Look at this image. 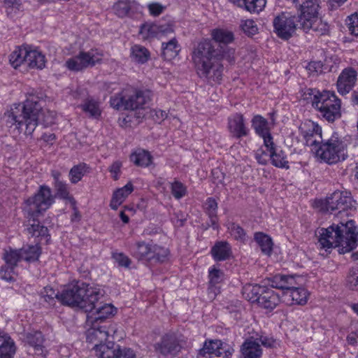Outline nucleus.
<instances>
[{"label": "nucleus", "instance_id": "1", "mask_svg": "<svg viewBox=\"0 0 358 358\" xmlns=\"http://www.w3.org/2000/svg\"><path fill=\"white\" fill-rule=\"evenodd\" d=\"M26 100L22 105L15 103L11 106L3 117L7 127L15 126L21 129L25 126L24 133L31 135L36 129L39 121L49 124L52 122V115L48 111V116L45 117L42 106V100L34 90H30L26 93Z\"/></svg>", "mask_w": 358, "mask_h": 358}, {"label": "nucleus", "instance_id": "2", "mask_svg": "<svg viewBox=\"0 0 358 358\" xmlns=\"http://www.w3.org/2000/svg\"><path fill=\"white\" fill-rule=\"evenodd\" d=\"M318 243L321 248L328 249L341 247V253L350 252L358 245V232L352 220L345 222H334L327 229L318 231Z\"/></svg>", "mask_w": 358, "mask_h": 358}, {"label": "nucleus", "instance_id": "3", "mask_svg": "<svg viewBox=\"0 0 358 358\" xmlns=\"http://www.w3.org/2000/svg\"><path fill=\"white\" fill-rule=\"evenodd\" d=\"M54 201L55 198L52 194V191L46 185H41L34 196L26 201L24 210L27 213L29 220L32 218V223L27 227V231L31 236L43 237L48 236V228L40 225L36 217L49 208ZM29 222H31V220H29Z\"/></svg>", "mask_w": 358, "mask_h": 358}, {"label": "nucleus", "instance_id": "4", "mask_svg": "<svg viewBox=\"0 0 358 358\" xmlns=\"http://www.w3.org/2000/svg\"><path fill=\"white\" fill-rule=\"evenodd\" d=\"M103 296L99 289L89 287V285L77 282L69 285L60 294V301L71 307H77L85 311H90Z\"/></svg>", "mask_w": 358, "mask_h": 358}, {"label": "nucleus", "instance_id": "5", "mask_svg": "<svg viewBox=\"0 0 358 358\" xmlns=\"http://www.w3.org/2000/svg\"><path fill=\"white\" fill-rule=\"evenodd\" d=\"M235 50L228 47L217 48L208 39H203L194 45L191 54L195 70L215 59H225L229 62L234 61Z\"/></svg>", "mask_w": 358, "mask_h": 358}, {"label": "nucleus", "instance_id": "6", "mask_svg": "<svg viewBox=\"0 0 358 358\" xmlns=\"http://www.w3.org/2000/svg\"><path fill=\"white\" fill-rule=\"evenodd\" d=\"M309 95H313L312 106L320 115L329 122H333L341 117V101L334 92L308 89Z\"/></svg>", "mask_w": 358, "mask_h": 358}, {"label": "nucleus", "instance_id": "7", "mask_svg": "<svg viewBox=\"0 0 358 358\" xmlns=\"http://www.w3.org/2000/svg\"><path fill=\"white\" fill-rule=\"evenodd\" d=\"M151 95L150 90L129 87L111 96L110 103L117 110H134L143 108L150 101Z\"/></svg>", "mask_w": 358, "mask_h": 358}, {"label": "nucleus", "instance_id": "8", "mask_svg": "<svg viewBox=\"0 0 358 358\" xmlns=\"http://www.w3.org/2000/svg\"><path fill=\"white\" fill-rule=\"evenodd\" d=\"M345 145L337 135H333L326 141H322L317 147H315L313 153L324 162L331 164L341 159L344 160Z\"/></svg>", "mask_w": 358, "mask_h": 358}, {"label": "nucleus", "instance_id": "9", "mask_svg": "<svg viewBox=\"0 0 358 358\" xmlns=\"http://www.w3.org/2000/svg\"><path fill=\"white\" fill-rule=\"evenodd\" d=\"M321 210L325 212L332 213L338 210V214L342 216L345 215L349 216L350 213L356 208L355 201L348 195L347 192L343 193L340 191H336L328 196L324 201H320Z\"/></svg>", "mask_w": 358, "mask_h": 358}, {"label": "nucleus", "instance_id": "10", "mask_svg": "<svg viewBox=\"0 0 358 358\" xmlns=\"http://www.w3.org/2000/svg\"><path fill=\"white\" fill-rule=\"evenodd\" d=\"M169 253L165 248L143 241L136 243L133 249L134 257L140 260L163 262L167 259Z\"/></svg>", "mask_w": 358, "mask_h": 358}, {"label": "nucleus", "instance_id": "11", "mask_svg": "<svg viewBox=\"0 0 358 358\" xmlns=\"http://www.w3.org/2000/svg\"><path fill=\"white\" fill-rule=\"evenodd\" d=\"M298 22L300 23L298 16L291 13L282 12L273 19L274 31L281 39L288 40L295 33Z\"/></svg>", "mask_w": 358, "mask_h": 358}, {"label": "nucleus", "instance_id": "12", "mask_svg": "<svg viewBox=\"0 0 358 358\" xmlns=\"http://www.w3.org/2000/svg\"><path fill=\"white\" fill-rule=\"evenodd\" d=\"M182 348L181 340L174 333L164 334L154 345L155 352L158 357L163 358L176 357Z\"/></svg>", "mask_w": 358, "mask_h": 358}, {"label": "nucleus", "instance_id": "13", "mask_svg": "<svg viewBox=\"0 0 358 358\" xmlns=\"http://www.w3.org/2000/svg\"><path fill=\"white\" fill-rule=\"evenodd\" d=\"M222 59H215L196 69L199 77L210 85L220 83L224 71V66L221 62Z\"/></svg>", "mask_w": 358, "mask_h": 358}, {"label": "nucleus", "instance_id": "14", "mask_svg": "<svg viewBox=\"0 0 358 358\" xmlns=\"http://www.w3.org/2000/svg\"><path fill=\"white\" fill-rule=\"evenodd\" d=\"M93 350L98 358H136V354L130 348L115 347L114 342L108 344H95Z\"/></svg>", "mask_w": 358, "mask_h": 358}, {"label": "nucleus", "instance_id": "15", "mask_svg": "<svg viewBox=\"0 0 358 358\" xmlns=\"http://www.w3.org/2000/svg\"><path fill=\"white\" fill-rule=\"evenodd\" d=\"M102 55L95 50L80 52L79 55L66 61V66L71 71H78L92 66L101 60Z\"/></svg>", "mask_w": 358, "mask_h": 358}, {"label": "nucleus", "instance_id": "16", "mask_svg": "<svg viewBox=\"0 0 358 358\" xmlns=\"http://www.w3.org/2000/svg\"><path fill=\"white\" fill-rule=\"evenodd\" d=\"M234 352V349L230 345L220 340L206 341L202 348L198 352V355L206 357L215 355L223 358H231Z\"/></svg>", "mask_w": 358, "mask_h": 358}, {"label": "nucleus", "instance_id": "17", "mask_svg": "<svg viewBox=\"0 0 358 358\" xmlns=\"http://www.w3.org/2000/svg\"><path fill=\"white\" fill-rule=\"evenodd\" d=\"M300 130L305 139L306 145L310 147L313 152L315 147H317L323 141L322 128L314 122L308 121L300 127Z\"/></svg>", "mask_w": 358, "mask_h": 358}, {"label": "nucleus", "instance_id": "18", "mask_svg": "<svg viewBox=\"0 0 358 358\" xmlns=\"http://www.w3.org/2000/svg\"><path fill=\"white\" fill-rule=\"evenodd\" d=\"M173 32V28L171 24H157L155 23L143 24L139 30V34L143 39L153 37H162Z\"/></svg>", "mask_w": 358, "mask_h": 358}, {"label": "nucleus", "instance_id": "19", "mask_svg": "<svg viewBox=\"0 0 358 358\" xmlns=\"http://www.w3.org/2000/svg\"><path fill=\"white\" fill-rule=\"evenodd\" d=\"M87 313V320L92 323L102 321L116 313V308L109 303H103L99 302L94 303V306L90 311H85Z\"/></svg>", "mask_w": 358, "mask_h": 358}, {"label": "nucleus", "instance_id": "20", "mask_svg": "<svg viewBox=\"0 0 358 358\" xmlns=\"http://www.w3.org/2000/svg\"><path fill=\"white\" fill-rule=\"evenodd\" d=\"M357 76V71L352 68L345 69L337 80L338 92L342 95L349 93L356 83Z\"/></svg>", "mask_w": 358, "mask_h": 358}, {"label": "nucleus", "instance_id": "21", "mask_svg": "<svg viewBox=\"0 0 358 358\" xmlns=\"http://www.w3.org/2000/svg\"><path fill=\"white\" fill-rule=\"evenodd\" d=\"M320 8V0H301L299 4L298 12L300 24L302 21L311 20L317 17Z\"/></svg>", "mask_w": 358, "mask_h": 358}, {"label": "nucleus", "instance_id": "22", "mask_svg": "<svg viewBox=\"0 0 358 358\" xmlns=\"http://www.w3.org/2000/svg\"><path fill=\"white\" fill-rule=\"evenodd\" d=\"M268 280L271 287L286 291L289 288L294 287L295 285H300L302 278L297 275L278 274Z\"/></svg>", "mask_w": 358, "mask_h": 358}, {"label": "nucleus", "instance_id": "23", "mask_svg": "<svg viewBox=\"0 0 358 358\" xmlns=\"http://www.w3.org/2000/svg\"><path fill=\"white\" fill-rule=\"evenodd\" d=\"M228 128L232 136L236 138L247 136L249 134L244 117L241 113H236L228 118Z\"/></svg>", "mask_w": 358, "mask_h": 358}, {"label": "nucleus", "instance_id": "24", "mask_svg": "<svg viewBox=\"0 0 358 358\" xmlns=\"http://www.w3.org/2000/svg\"><path fill=\"white\" fill-rule=\"evenodd\" d=\"M295 285L283 293V300L288 304L304 305L308 300V292L303 287Z\"/></svg>", "mask_w": 358, "mask_h": 358}, {"label": "nucleus", "instance_id": "25", "mask_svg": "<svg viewBox=\"0 0 358 358\" xmlns=\"http://www.w3.org/2000/svg\"><path fill=\"white\" fill-rule=\"evenodd\" d=\"M16 349L13 339L8 334L0 331V358H13Z\"/></svg>", "mask_w": 358, "mask_h": 358}, {"label": "nucleus", "instance_id": "26", "mask_svg": "<svg viewBox=\"0 0 358 358\" xmlns=\"http://www.w3.org/2000/svg\"><path fill=\"white\" fill-rule=\"evenodd\" d=\"M241 351L243 358H259L262 354L260 344L252 338L245 340Z\"/></svg>", "mask_w": 358, "mask_h": 358}, {"label": "nucleus", "instance_id": "27", "mask_svg": "<svg viewBox=\"0 0 358 358\" xmlns=\"http://www.w3.org/2000/svg\"><path fill=\"white\" fill-rule=\"evenodd\" d=\"M138 6L135 0H118L113 6V9L118 17H124L137 11Z\"/></svg>", "mask_w": 358, "mask_h": 358}, {"label": "nucleus", "instance_id": "28", "mask_svg": "<svg viewBox=\"0 0 358 358\" xmlns=\"http://www.w3.org/2000/svg\"><path fill=\"white\" fill-rule=\"evenodd\" d=\"M279 302L278 295L272 289L265 287L264 292H262L257 303L265 309L273 310Z\"/></svg>", "mask_w": 358, "mask_h": 358}, {"label": "nucleus", "instance_id": "29", "mask_svg": "<svg viewBox=\"0 0 358 358\" xmlns=\"http://www.w3.org/2000/svg\"><path fill=\"white\" fill-rule=\"evenodd\" d=\"M134 187L131 182H128L124 187L115 190L110 200V206L113 210L117 208L124 201L127 197L133 192Z\"/></svg>", "mask_w": 358, "mask_h": 358}, {"label": "nucleus", "instance_id": "30", "mask_svg": "<svg viewBox=\"0 0 358 358\" xmlns=\"http://www.w3.org/2000/svg\"><path fill=\"white\" fill-rule=\"evenodd\" d=\"M300 25L304 31H308L312 29L320 35H324L329 31L328 24L319 18L318 15L313 20L302 21Z\"/></svg>", "mask_w": 358, "mask_h": 358}, {"label": "nucleus", "instance_id": "31", "mask_svg": "<svg viewBox=\"0 0 358 358\" xmlns=\"http://www.w3.org/2000/svg\"><path fill=\"white\" fill-rule=\"evenodd\" d=\"M210 252L213 259L220 262L229 259L231 255V250L227 242L220 241L215 244Z\"/></svg>", "mask_w": 358, "mask_h": 358}, {"label": "nucleus", "instance_id": "32", "mask_svg": "<svg viewBox=\"0 0 358 358\" xmlns=\"http://www.w3.org/2000/svg\"><path fill=\"white\" fill-rule=\"evenodd\" d=\"M239 7L244 6L250 13H259L265 7L266 0H229Z\"/></svg>", "mask_w": 358, "mask_h": 358}, {"label": "nucleus", "instance_id": "33", "mask_svg": "<svg viewBox=\"0 0 358 358\" xmlns=\"http://www.w3.org/2000/svg\"><path fill=\"white\" fill-rule=\"evenodd\" d=\"M27 66L30 68L43 69L45 66V56L41 52L26 49Z\"/></svg>", "mask_w": 358, "mask_h": 358}, {"label": "nucleus", "instance_id": "34", "mask_svg": "<svg viewBox=\"0 0 358 358\" xmlns=\"http://www.w3.org/2000/svg\"><path fill=\"white\" fill-rule=\"evenodd\" d=\"M152 156L148 151L138 149L134 152L131 156V161L138 166L147 167L152 163Z\"/></svg>", "mask_w": 358, "mask_h": 358}, {"label": "nucleus", "instance_id": "35", "mask_svg": "<svg viewBox=\"0 0 358 358\" xmlns=\"http://www.w3.org/2000/svg\"><path fill=\"white\" fill-rule=\"evenodd\" d=\"M131 58L138 64H145L150 57L149 50L143 45H134L131 48Z\"/></svg>", "mask_w": 358, "mask_h": 358}, {"label": "nucleus", "instance_id": "36", "mask_svg": "<svg viewBox=\"0 0 358 358\" xmlns=\"http://www.w3.org/2000/svg\"><path fill=\"white\" fill-rule=\"evenodd\" d=\"M254 238L264 254L269 255L271 253L273 241L269 236L263 232H256Z\"/></svg>", "mask_w": 358, "mask_h": 358}, {"label": "nucleus", "instance_id": "37", "mask_svg": "<svg viewBox=\"0 0 358 358\" xmlns=\"http://www.w3.org/2000/svg\"><path fill=\"white\" fill-rule=\"evenodd\" d=\"M80 107L90 117L97 118L101 115L99 103L92 97H87Z\"/></svg>", "mask_w": 358, "mask_h": 358}, {"label": "nucleus", "instance_id": "38", "mask_svg": "<svg viewBox=\"0 0 358 358\" xmlns=\"http://www.w3.org/2000/svg\"><path fill=\"white\" fill-rule=\"evenodd\" d=\"M26 341L34 348L36 353L43 354L44 338L41 332L33 331L28 333L26 336Z\"/></svg>", "mask_w": 358, "mask_h": 358}, {"label": "nucleus", "instance_id": "39", "mask_svg": "<svg viewBox=\"0 0 358 358\" xmlns=\"http://www.w3.org/2000/svg\"><path fill=\"white\" fill-rule=\"evenodd\" d=\"M265 286L259 285H248L243 288V295L252 303H258L259 299L263 292Z\"/></svg>", "mask_w": 358, "mask_h": 358}, {"label": "nucleus", "instance_id": "40", "mask_svg": "<svg viewBox=\"0 0 358 358\" xmlns=\"http://www.w3.org/2000/svg\"><path fill=\"white\" fill-rule=\"evenodd\" d=\"M251 123L255 133L259 136H264L270 132L269 123L262 115H255L252 119Z\"/></svg>", "mask_w": 358, "mask_h": 358}, {"label": "nucleus", "instance_id": "41", "mask_svg": "<svg viewBox=\"0 0 358 358\" xmlns=\"http://www.w3.org/2000/svg\"><path fill=\"white\" fill-rule=\"evenodd\" d=\"M212 38L217 43L229 44L234 41V35L232 31L224 29H215L211 32Z\"/></svg>", "mask_w": 358, "mask_h": 358}, {"label": "nucleus", "instance_id": "42", "mask_svg": "<svg viewBox=\"0 0 358 358\" xmlns=\"http://www.w3.org/2000/svg\"><path fill=\"white\" fill-rule=\"evenodd\" d=\"M180 51L178 41L175 38L167 43H162V56L165 59L171 60L175 58Z\"/></svg>", "mask_w": 358, "mask_h": 358}, {"label": "nucleus", "instance_id": "43", "mask_svg": "<svg viewBox=\"0 0 358 358\" xmlns=\"http://www.w3.org/2000/svg\"><path fill=\"white\" fill-rule=\"evenodd\" d=\"M268 156L270 157L271 163L273 166L278 168L289 169L287 157L285 152L279 148H276L271 151Z\"/></svg>", "mask_w": 358, "mask_h": 358}, {"label": "nucleus", "instance_id": "44", "mask_svg": "<svg viewBox=\"0 0 358 358\" xmlns=\"http://www.w3.org/2000/svg\"><path fill=\"white\" fill-rule=\"evenodd\" d=\"M89 166L85 163H80L73 166L69 171V180L72 184L80 181L83 177L88 172Z\"/></svg>", "mask_w": 358, "mask_h": 358}, {"label": "nucleus", "instance_id": "45", "mask_svg": "<svg viewBox=\"0 0 358 358\" xmlns=\"http://www.w3.org/2000/svg\"><path fill=\"white\" fill-rule=\"evenodd\" d=\"M55 196L66 201H69L71 206L76 204L74 198L70 194L68 185L66 182H58L54 185Z\"/></svg>", "mask_w": 358, "mask_h": 358}, {"label": "nucleus", "instance_id": "46", "mask_svg": "<svg viewBox=\"0 0 358 358\" xmlns=\"http://www.w3.org/2000/svg\"><path fill=\"white\" fill-rule=\"evenodd\" d=\"M22 259L26 262L38 260L41 255V248L38 245H27L20 248Z\"/></svg>", "mask_w": 358, "mask_h": 358}, {"label": "nucleus", "instance_id": "47", "mask_svg": "<svg viewBox=\"0 0 358 358\" xmlns=\"http://www.w3.org/2000/svg\"><path fill=\"white\" fill-rule=\"evenodd\" d=\"M106 327H96L95 326L89 329L87 331V339L90 342H94L96 340L102 342L108 338L109 336V331L106 329Z\"/></svg>", "mask_w": 358, "mask_h": 358}, {"label": "nucleus", "instance_id": "48", "mask_svg": "<svg viewBox=\"0 0 358 358\" xmlns=\"http://www.w3.org/2000/svg\"><path fill=\"white\" fill-rule=\"evenodd\" d=\"M3 259L5 261L6 265L10 267H15L17 266V263L22 259V254L20 250L9 249L5 250L3 255Z\"/></svg>", "mask_w": 358, "mask_h": 358}, {"label": "nucleus", "instance_id": "49", "mask_svg": "<svg viewBox=\"0 0 358 358\" xmlns=\"http://www.w3.org/2000/svg\"><path fill=\"white\" fill-rule=\"evenodd\" d=\"M26 55L25 48H17L9 56V62L11 66L17 69L22 64L27 65Z\"/></svg>", "mask_w": 358, "mask_h": 358}, {"label": "nucleus", "instance_id": "50", "mask_svg": "<svg viewBox=\"0 0 358 358\" xmlns=\"http://www.w3.org/2000/svg\"><path fill=\"white\" fill-rule=\"evenodd\" d=\"M227 229L231 236L236 240L244 242L246 239V233L245 230L238 224L229 222Z\"/></svg>", "mask_w": 358, "mask_h": 358}, {"label": "nucleus", "instance_id": "51", "mask_svg": "<svg viewBox=\"0 0 358 358\" xmlns=\"http://www.w3.org/2000/svg\"><path fill=\"white\" fill-rule=\"evenodd\" d=\"M240 28L248 37H252L258 32L257 25L252 20H242Z\"/></svg>", "mask_w": 358, "mask_h": 358}, {"label": "nucleus", "instance_id": "52", "mask_svg": "<svg viewBox=\"0 0 358 358\" xmlns=\"http://www.w3.org/2000/svg\"><path fill=\"white\" fill-rule=\"evenodd\" d=\"M41 296L50 305L54 304L55 299L60 301V294H59V292H55V290L50 287H44L43 290L41 292Z\"/></svg>", "mask_w": 358, "mask_h": 358}, {"label": "nucleus", "instance_id": "53", "mask_svg": "<svg viewBox=\"0 0 358 358\" xmlns=\"http://www.w3.org/2000/svg\"><path fill=\"white\" fill-rule=\"evenodd\" d=\"M347 286L352 290L358 291V266L353 267L350 271L347 278Z\"/></svg>", "mask_w": 358, "mask_h": 358}, {"label": "nucleus", "instance_id": "54", "mask_svg": "<svg viewBox=\"0 0 358 358\" xmlns=\"http://www.w3.org/2000/svg\"><path fill=\"white\" fill-rule=\"evenodd\" d=\"M171 193L176 199H180L187 194L186 187L179 181H175L171 184Z\"/></svg>", "mask_w": 358, "mask_h": 358}, {"label": "nucleus", "instance_id": "55", "mask_svg": "<svg viewBox=\"0 0 358 358\" xmlns=\"http://www.w3.org/2000/svg\"><path fill=\"white\" fill-rule=\"evenodd\" d=\"M3 6L8 15L20 10L22 8V0H3Z\"/></svg>", "mask_w": 358, "mask_h": 358}, {"label": "nucleus", "instance_id": "56", "mask_svg": "<svg viewBox=\"0 0 358 358\" xmlns=\"http://www.w3.org/2000/svg\"><path fill=\"white\" fill-rule=\"evenodd\" d=\"M15 268L6 264L0 268V278L6 281L11 282L15 280Z\"/></svg>", "mask_w": 358, "mask_h": 358}, {"label": "nucleus", "instance_id": "57", "mask_svg": "<svg viewBox=\"0 0 358 358\" xmlns=\"http://www.w3.org/2000/svg\"><path fill=\"white\" fill-rule=\"evenodd\" d=\"M346 22L351 34L358 37V13L348 17Z\"/></svg>", "mask_w": 358, "mask_h": 358}, {"label": "nucleus", "instance_id": "58", "mask_svg": "<svg viewBox=\"0 0 358 358\" xmlns=\"http://www.w3.org/2000/svg\"><path fill=\"white\" fill-rule=\"evenodd\" d=\"M209 278L210 284L212 285H215L223 280L224 273L220 269L213 268L209 271Z\"/></svg>", "mask_w": 358, "mask_h": 358}, {"label": "nucleus", "instance_id": "59", "mask_svg": "<svg viewBox=\"0 0 358 358\" xmlns=\"http://www.w3.org/2000/svg\"><path fill=\"white\" fill-rule=\"evenodd\" d=\"M205 208L208 216L217 215V203L213 198H208L205 203Z\"/></svg>", "mask_w": 358, "mask_h": 358}, {"label": "nucleus", "instance_id": "60", "mask_svg": "<svg viewBox=\"0 0 358 358\" xmlns=\"http://www.w3.org/2000/svg\"><path fill=\"white\" fill-rule=\"evenodd\" d=\"M113 257L120 266L127 268L131 264L129 258L123 253H113Z\"/></svg>", "mask_w": 358, "mask_h": 358}, {"label": "nucleus", "instance_id": "61", "mask_svg": "<svg viewBox=\"0 0 358 358\" xmlns=\"http://www.w3.org/2000/svg\"><path fill=\"white\" fill-rule=\"evenodd\" d=\"M255 340L258 341L259 343H261V344L266 348H275L278 344L275 339H273L272 337H268L267 336L262 335L259 338H255Z\"/></svg>", "mask_w": 358, "mask_h": 358}, {"label": "nucleus", "instance_id": "62", "mask_svg": "<svg viewBox=\"0 0 358 358\" xmlns=\"http://www.w3.org/2000/svg\"><path fill=\"white\" fill-rule=\"evenodd\" d=\"M264 140V145L266 148V150L268 152L278 148L273 140V137L271 136V133L265 134L264 136H260Z\"/></svg>", "mask_w": 358, "mask_h": 358}, {"label": "nucleus", "instance_id": "63", "mask_svg": "<svg viewBox=\"0 0 358 358\" xmlns=\"http://www.w3.org/2000/svg\"><path fill=\"white\" fill-rule=\"evenodd\" d=\"M122 167V163L119 161H116L112 164L109 168V171L112 174V177L115 180H118L119 173Z\"/></svg>", "mask_w": 358, "mask_h": 358}, {"label": "nucleus", "instance_id": "64", "mask_svg": "<svg viewBox=\"0 0 358 358\" xmlns=\"http://www.w3.org/2000/svg\"><path fill=\"white\" fill-rule=\"evenodd\" d=\"M268 154L262 148L257 150L255 153V158L259 164L266 165L268 162Z\"/></svg>", "mask_w": 358, "mask_h": 358}]
</instances>
